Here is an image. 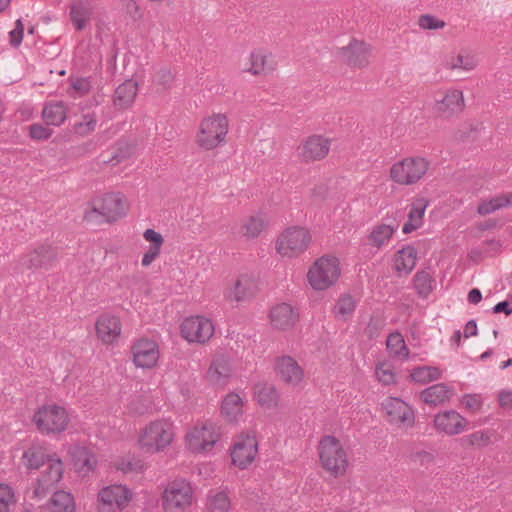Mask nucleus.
I'll list each match as a JSON object with an SVG mask.
<instances>
[{
	"mask_svg": "<svg viewBox=\"0 0 512 512\" xmlns=\"http://www.w3.org/2000/svg\"><path fill=\"white\" fill-rule=\"evenodd\" d=\"M32 422L43 435H59L67 430L70 416L63 406L56 403L44 404L36 409Z\"/></svg>",
	"mask_w": 512,
	"mask_h": 512,
	"instance_id": "1",
	"label": "nucleus"
},
{
	"mask_svg": "<svg viewBox=\"0 0 512 512\" xmlns=\"http://www.w3.org/2000/svg\"><path fill=\"white\" fill-rule=\"evenodd\" d=\"M319 457L322 467L332 476L338 477L346 472L347 455L335 436L326 435L321 439L319 442Z\"/></svg>",
	"mask_w": 512,
	"mask_h": 512,
	"instance_id": "2",
	"label": "nucleus"
},
{
	"mask_svg": "<svg viewBox=\"0 0 512 512\" xmlns=\"http://www.w3.org/2000/svg\"><path fill=\"white\" fill-rule=\"evenodd\" d=\"M227 133L228 119L226 115L213 114L201 121L197 143L205 150H212L224 142Z\"/></svg>",
	"mask_w": 512,
	"mask_h": 512,
	"instance_id": "3",
	"label": "nucleus"
},
{
	"mask_svg": "<svg viewBox=\"0 0 512 512\" xmlns=\"http://www.w3.org/2000/svg\"><path fill=\"white\" fill-rule=\"evenodd\" d=\"M126 208V200L122 194L108 193L94 202L93 207L85 212L84 219L93 221L101 216L107 222H114L126 214Z\"/></svg>",
	"mask_w": 512,
	"mask_h": 512,
	"instance_id": "4",
	"label": "nucleus"
},
{
	"mask_svg": "<svg viewBox=\"0 0 512 512\" xmlns=\"http://www.w3.org/2000/svg\"><path fill=\"white\" fill-rule=\"evenodd\" d=\"M173 440L172 426L164 421H154L145 427L139 436V445L147 453H156L166 448Z\"/></svg>",
	"mask_w": 512,
	"mask_h": 512,
	"instance_id": "5",
	"label": "nucleus"
},
{
	"mask_svg": "<svg viewBox=\"0 0 512 512\" xmlns=\"http://www.w3.org/2000/svg\"><path fill=\"white\" fill-rule=\"evenodd\" d=\"M340 276L339 261L336 257H321L309 269L307 277L314 290H325Z\"/></svg>",
	"mask_w": 512,
	"mask_h": 512,
	"instance_id": "6",
	"label": "nucleus"
},
{
	"mask_svg": "<svg viewBox=\"0 0 512 512\" xmlns=\"http://www.w3.org/2000/svg\"><path fill=\"white\" fill-rule=\"evenodd\" d=\"M429 163L422 157H409L394 163L390 178L400 185H412L427 172Z\"/></svg>",
	"mask_w": 512,
	"mask_h": 512,
	"instance_id": "7",
	"label": "nucleus"
},
{
	"mask_svg": "<svg viewBox=\"0 0 512 512\" xmlns=\"http://www.w3.org/2000/svg\"><path fill=\"white\" fill-rule=\"evenodd\" d=\"M57 260V247L51 244L41 243L36 245L27 253L21 255L18 263L20 266L35 272L38 270L48 271L52 269Z\"/></svg>",
	"mask_w": 512,
	"mask_h": 512,
	"instance_id": "8",
	"label": "nucleus"
},
{
	"mask_svg": "<svg viewBox=\"0 0 512 512\" xmlns=\"http://www.w3.org/2000/svg\"><path fill=\"white\" fill-rule=\"evenodd\" d=\"M311 235L303 227H290L277 239L276 249L282 256L289 258L303 253L309 246Z\"/></svg>",
	"mask_w": 512,
	"mask_h": 512,
	"instance_id": "9",
	"label": "nucleus"
},
{
	"mask_svg": "<svg viewBox=\"0 0 512 512\" xmlns=\"http://www.w3.org/2000/svg\"><path fill=\"white\" fill-rule=\"evenodd\" d=\"M193 490L184 480L171 482L163 492L162 506L165 511L184 510L192 503Z\"/></svg>",
	"mask_w": 512,
	"mask_h": 512,
	"instance_id": "10",
	"label": "nucleus"
},
{
	"mask_svg": "<svg viewBox=\"0 0 512 512\" xmlns=\"http://www.w3.org/2000/svg\"><path fill=\"white\" fill-rule=\"evenodd\" d=\"M180 332L188 342L205 343L214 334L212 321L203 316H190L183 320Z\"/></svg>",
	"mask_w": 512,
	"mask_h": 512,
	"instance_id": "11",
	"label": "nucleus"
},
{
	"mask_svg": "<svg viewBox=\"0 0 512 512\" xmlns=\"http://www.w3.org/2000/svg\"><path fill=\"white\" fill-rule=\"evenodd\" d=\"M45 466L33 491L37 498H43L47 493L56 491V486L63 476V463L56 454L51 455Z\"/></svg>",
	"mask_w": 512,
	"mask_h": 512,
	"instance_id": "12",
	"label": "nucleus"
},
{
	"mask_svg": "<svg viewBox=\"0 0 512 512\" xmlns=\"http://www.w3.org/2000/svg\"><path fill=\"white\" fill-rule=\"evenodd\" d=\"M258 452V442L254 434L239 435L230 451L232 464L239 469L247 468Z\"/></svg>",
	"mask_w": 512,
	"mask_h": 512,
	"instance_id": "13",
	"label": "nucleus"
},
{
	"mask_svg": "<svg viewBox=\"0 0 512 512\" xmlns=\"http://www.w3.org/2000/svg\"><path fill=\"white\" fill-rule=\"evenodd\" d=\"M382 408L385 410L390 423L407 428L414 425L415 415L413 409L400 398L388 397L383 401Z\"/></svg>",
	"mask_w": 512,
	"mask_h": 512,
	"instance_id": "14",
	"label": "nucleus"
},
{
	"mask_svg": "<svg viewBox=\"0 0 512 512\" xmlns=\"http://www.w3.org/2000/svg\"><path fill=\"white\" fill-rule=\"evenodd\" d=\"M133 362L136 367L150 369L159 359L158 344L149 339H139L131 346Z\"/></svg>",
	"mask_w": 512,
	"mask_h": 512,
	"instance_id": "15",
	"label": "nucleus"
},
{
	"mask_svg": "<svg viewBox=\"0 0 512 512\" xmlns=\"http://www.w3.org/2000/svg\"><path fill=\"white\" fill-rule=\"evenodd\" d=\"M258 292L257 280L249 275H240L225 293L230 302L244 303L252 300Z\"/></svg>",
	"mask_w": 512,
	"mask_h": 512,
	"instance_id": "16",
	"label": "nucleus"
},
{
	"mask_svg": "<svg viewBox=\"0 0 512 512\" xmlns=\"http://www.w3.org/2000/svg\"><path fill=\"white\" fill-rule=\"evenodd\" d=\"M371 53L370 45L352 39L350 43L338 50V55L350 67L363 68L368 65Z\"/></svg>",
	"mask_w": 512,
	"mask_h": 512,
	"instance_id": "17",
	"label": "nucleus"
},
{
	"mask_svg": "<svg viewBox=\"0 0 512 512\" xmlns=\"http://www.w3.org/2000/svg\"><path fill=\"white\" fill-rule=\"evenodd\" d=\"M329 150V139L320 135H313L298 147V154L303 162L309 163L323 159L329 153Z\"/></svg>",
	"mask_w": 512,
	"mask_h": 512,
	"instance_id": "18",
	"label": "nucleus"
},
{
	"mask_svg": "<svg viewBox=\"0 0 512 512\" xmlns=\"http://www.w3.org/2000/svg\"><path fill=\"white\" fill-rule=\"evenodd\" d=\"M467 420L456 410H446L434 417V427L448 436L458 435L465 430Z\"/></svg>",
	"mask_w": 512,
	"mask_h": 512,
	"instance_id": "19",
	"label": "nucleus"
},
{
	"mask_svg": "<svg viewBox=\"0 0 512 512\" xmlns=\"http://www.w3.org/2000/svg\"><path fill=\"white\" fill-rule=\"evenodd\" d=\"M95 328L98 338L111 344L120 336L122 325L119 317L103 314L97 319Z\"/></svg>",
	"mask_w": 512,
	"mask_h": 512,
	"instance_id": "20",
	"label": "nucleus"
},
{
	"mask_svg": "<svg viewBox=\"0 0 512 512\" xmlns=\"http://www.w3.org/2000/svg\"><path fill=\"white\" fill-rule=\"evenodd\" d=\"M298 319L299 314L287 303L278 304L270 311L271 324L279 330H287L293 327Z\"/></svg>",
	"mask_w": 512,
	"mask_h": 512,
	"instance_id": "21",
	"label": "nucleus"
},
{
	"mask_svg": "<svg viewBox=\"0 0 512 512\" xmlns=\"http://www.w3.org/2000/svg\"><path fill=\"white\" fill-rule=\"evenodd\" d=\"M98 499L103 504L110 506L114 504L118 509L122 510L130 502L131 493L123 485H112L101 489L98 493Z\"/></svg>",
	"mask_w": 512,
	"mask_h": 512,
	"instance_id": "22",
	"label": "nucleus"
},
{
	"mask_svg": "<svg viewBox=\"0 0 512 512\" xmlns=\"http://www.w3.org/2000/svg\"><path fill=\"white\" fill-rule=\"evenodd\" d=\"M70 453L75 471L83 477L93 471L97 465L95 454L87 447L74 446Z\"/></svg>",
	"mask_w": 512,
	"mask_h": 512,
	"instance_id": "23",
	"label": "nucleus"
},
{
	"mask_svg": "<svg viewBox=\"0 0 512 512\" xmlns=\"http://www.w3.org/2000/svg\"><path fill=\"white\" fill-rule=\"evenodd\" d=\"M276 371L287 384L295 386L303 378V371L298 363L290 356H283L276 362Z\"/></svg>",
	"mask_w": 512,
	"mask_h": 512,
	"instance_id": "24",
	"label": "nucleus"
},
{
	"mask_svg": "<svg viewBox=\"0 0 512 512\" xmlns=\"http://www.w3.org/2000/svg\"><path fill=\"white\" fill-rule=\"evenodd\" d=\"M138 83L133 79H127L120 84L114 92L113 104L119 110L130 107L137 95Z\"/></svg>",
	"mask_w": 512,
	"mask_h": 512,
	"instance_id": "25",
	"label": "nucleus"
},
{
	"mask_svg": "<svg viewBox=\"0 0 512 512\" xmlns=\"http://www.w3.org/2000/svg\"><path fill=\"white\" fill-rule=\"evenodd\" d=\"M464 106L463 94L459 90H452L445 94L441 100H437L435 110L438 114L444 117H449L452 114L461 111Z\"/></svg>",
	"mask_w": 512,
	"mask_h": 512,
	"instance_id": "26",
	"label": "nucleus"
},
{
	"mask_svg": "<svg viewBox=\"0 0 512 512\" xmlns=\"http://www.w3.org/2000/svg\"><path fill=\"white\" fill-rule=\"evenodd\" d=\"M69 15L75 29L82 31L93 15V6L87 0H73Z\"/></svg>",
	"mask_w": 512,
	"mask_h": 512,
	"instance_id": "27",
	"label": "nucleus"
},
{
	"mask_svg": "<svg viewBox=\"0 0 512 512\" xmlns=\"http://www.w3.org/2000/svg\"><path fill=\"white\" fill-rule=\"evenodd\" d=\"M451 390L444 383L434 384L420 393L422 401L430 406H437L448 401L451 396Z\"/></svg>",
	"mask_w": 512,
	"mask_h": 512,
	"instance_id": "28",
	"label": "nucleus"
},
{
	"mask_svg": "<svg viewBox=\"0 0 512 512\" xmlns=\"http://www.w3.org/2000/svg\"><path fill=\"white\" fill-rule=\"evenodd\" d=\"M67 116V109L63 101H51L45 104L42 118L47 125L60 126Z\"/></svg>",
	"mask_w": 512,
	"mask_h": 512,
	"instance_id": "29",
	"label": "nucleus"
},
{
	"mask_svg": "<svg viewBox=\"0 0 512 512\" xmlns=\"http://www.w3.org/2000/svg\"><path fill=\"white\" fill-rule=\"evenodd\" d=\"M417 251L413 246L407 245L397 252L395 257V270L408 275L416 265Z\"/></svg>",
	"mask_w": 512,
	"mask_h": 512,
	"instance_id": "30",
	"label": "nucleus"
},
{
	"mask_svg": "<svg viewBox=\"0 0 512 512\" xmlns=\"http://www.w3.org/2000/svg\"><path fill=\"white\" fill-rule=\"evenodd\" d=\"M242 407L243 401L239 394L231 392L222 401L221 414L228 422L234 423L242 414Z\"/></svg>",
	"mask_w": 512,
	"mask_h": 512,
	"instance_id": "31",
	"label": "nucleus"
},
{
	"mask_svg": "<svg viewBox=\"0 0 512 512\" xmlns=\"http://www.w3.org/2000/svg\"><path fill=\"white\" fill-rule=\"evenodd\" d=\"M205 429H199L198 426H195L189 433L186 435L187 446L190 451L194 453H205L209 452L215 446V440L206 441L203 438V433Z\"/></svg>",
	"mask_w": 512,
	"mask_h": 512,
	"instance_id": "32",
	"label": "nucleus"
},
{
	"mask_svg": "<svg viewBox=\"0 0 512 512\" xmlns=\"http://www.w3.org/2000/svg\"><path fill=\"white\" fill-rule=\"evenodd\" d=\"M230 376L231 367L228 360L220 357L212 361L208 370V377L211 382L215 385L222 386L227 382Z\"/></svg>",
	"mask_w": 512,
	"mask_h": 512,
	"instance_id": "33",
	"label": "nucleus"
},
{
	"mask_svg": "<svg viewBox=\"0 0 512 512\" xmlns=\"http://www.w3.org/2000/svg\"><path fill=\"white\" fill-rule=\"evenodd\" d=\"M48 512H75L73 496L63 490L54 491L50 498Z\"/></svg>",
	"mask_w": 512,
	"mask_h": 512,
	"instance_id": "34",
	"label": "nucleus"
},
{
	"mask_svg": "<svg viewBox=\"0 0 512 512\" xmlns=\"http://www.w3.org/2000/svg\"><path fill=\"white\" fill-rule=\"evenodd\" d=\"M51 455H47L41 447L32 446L24 451L22 455L23 464L28 469H39L45 466Z\"/></svg>",
	"mask_w": 512,
	"mask_h": 512,
	"instance_id": "35",
	"label": "nucleus"
},
{
	"mask_svg": "<svg viewBox=\"0 0 512 512\" xmlns=\"http://www.w3.org/2000/svg\"><path fill=\"white\" fill-rule=\"evenodd\" d=\"M413 287L419 297L426 299L435 287V280L430 273L420 270L413 277Z\"/></svg>",
	"mask_w": 512,
	"mask_h": 512,
	"instance_id": "36",
	"label": "nucleus"
},
{
	"mask_svg": "<svg viewBox=\"0 0 512 512\" xmlns=\"http://www.w3.org/2000/svg\"><path fill=\"white\" fill-rule=\"evenodd\" d=\"M387 349L392 357L407 359L409 349L405 343L404 337L398 331L391 332L386 341Z\"/></svg>",
	"mask_w": 512,
	"mask_h": 512,
	"instance_id": "37",
	"label": "nucleus"
},
{
	"mask_svg": "<svg viewBox=\"0 0 512 512\" xmlns=\"http://www.w3.org/2000/svg\"><path fill=\"white\" fill-rule=\"evenodd\" d=\"M441 378V370L435 366H418L410 374L411 381L425 384Z\"/></svg>",
	"mask_w": 512,
	"mask_h": 512,
	"instance_id": "38",
	"label": "nucleus"
},
{
	"mask_svg": "<svg viewBox=\"0 0 512 512\" xmlns=\"http://www.w3.org/2000/svg\"><path fill=\"white\" fill-rule=\"evenodd\" d=\"M257 402L261 406L268 408L274 407L278 402V393L274 386L263 385L256 392Z\"/></svg>",
	"mask_w": 512,
	"mask_h": 512,
	"instance_id": "39",
	"label": "nucleus"
},
{
	"mask_svg": "<svg viewBox=\"0 0 512 512\" xmlns=\"http://www.w3.org/2000/svg\"><path fill=\"white\" fill-rule=\"evenodd\" d=\"M395 228L391 225L382 224L376 226L371 232L369 239L372 244L377 248H380L383 244H385L392 237Z\"/></svg>",
	"mask_w": 512,
	"mask_h": 512,
	"instance_id": "40",
	"label": "nucleus"
},
{
	"mask_svg": "<svg viewBox=\"0 0 512 512\" xmlns=\"http://www.w3.org/2000/svg\"><path fill=\"white\" fill-rule=\"evenodd\" d=\"M491 441L490 433L488 431H475L469 435L461 438V445L463 447H485Z\"/></svg>",
	"mask_w": 512,
	"mask_h": 512,
	"instance_id": "41",
	"label": "nucleus"
},
{
	"mask_svg": "<svg viewBox=\"0 0 512 512\" xmlns=\"http://www.w3.org/2000/svg\"><path fill=\"white\" fill-rule=\"evenodd\" d=\"M356 308V301L350 294L341 296L334 306V313L341 316L344 320L347 316L352 315Z\"/></svg>",
	"mask_w": 512,
	"mask_h": 512,
	"instance_id": "42",
	"label": "nucleus"
},
{
	"mask_svg": "<svg viewBox=\"0 0 512 512\" xmlns=\"http://www.w3.org/2000/svg\"><path fill=\"white\" fill-rule=\"evenodd\" d=\"M251 67L248 69L253 75H259L266 71L272 70V66L268 65V57L261 51L252 52L250 55Z\"/></svg>",
	"mask_w": 512,
	"mask_h": 512,
	"instance_id": "43",
	"label": "nucleus"
},
{
	"mask_svg": "<svg viewBox=\"0 0 512 512\" xmlns=\"http://www.w3.org/2000/svg\"><path fill=\"white\" fill-rule=\"evenodd\" d=\"M265 227L264 220L259 216H251L249 219L242 225L243 235L246 238H256L262 232Z\"/></svg>",
	"mask_w": 512,
	"mask_h": 512,
	"instance_id": "44",
	"label": "nucleus"
},
{
	"mask_svg": "<svg viewBox=\"0 0 512 512\" xmlns=\"http://www.w3.org/2000/svg\"><path fill=\"white\" fill-rule=\"evenodd\" d=\"M427 206V200H425L424 198L417 199L415 202L411 204V208L408 212V220L421 227L423 224V217Z\"/></svg>",
	"mask_w": 512,
	"mask_h": 512,
	"instance_id": "45",
	"label": "nucleus"
},
{
	"mask_svg": "<svg viewBox=\"0 0 512 512\" xmlns=\"http://www.w3.org/2000/svg\"><path fill=\"white\" fill-rule=\"evenodd\" d=\"M230 507V500L224 492H217L215 495L209 497V512H228Z\"/></svg>",
	"mask_w": 512,
	"mask_h": 512,
	"instance_id": "46",
	"label": "nucleus"
},
{
	"mask_svg": "<svg viewBox=\"0 0 512 512\" xmlns=\"http://www.w3.org/2000/svg\"><path fill=\"white\" fill-rule=\"evenodd\" d=\"M134 149L135 147L132 144L125 140H119L116 143L115 151L113 152L112 158L109 159V162L115 160L119 163L122 160L129 158L133 154Z\"/></svg>",
	"mask_w": 512,
	"mask_h": 512,
	"instance_id": "47",
	"label": "nucleus"
},
{
	"mask_svg": "<svg viewBox=\"0 0 512 512\" xmlns=\"http://www.w3.org/2000/svg\"><path fill=\"white\" fill-rule=\"evenodd\" d=\"M53 130L40 123H33L29 126V136L33 140L43 141L49 139Z\"/></svg>",
	"mask_w": 512,
	"mask_h": 512,
	"instance_id": "48",
	"label": "nucleus"
},
{
	"mask_svg": "<svg viewBox=\"0 0 512 512\" xmlns=\"http://www.w3.org/2000/svg\"><path fill=\"white\" fill-rule=\"evenodd\" d=\"M13 502V489L8 484L0 483V512H9V506Z\"/></svg>",
	"mask_w": 512,
	"mask_h": 512,
	"instance_id": "49",
	"label": "nucleus"
},
{
	"mask_svg": "<svg viewBox=\"0 0 512 512\" xmlns=\"http://www.w3.org/2000/svg\"><path fill=\"white\" fill-rule=\"evenodd\" d=\"M418 24L422 29L437 30L445 27L446 23L443 20L436 18L430 14H424L419 17Z\"/></svg>",
	"mask_w": 512,
	"mask_h": 512,
	"instance_id": "50",
	"label": "nucleus"
},
{
	"mask_svg": "<svg viewBox=\"0 0 512 512\" xmlns=\"http://www.w3.org/2000/svg\"><path fill=\"white\" fill-rule=\"evenodd\" d=\"M24 37V24L21 19H17L15 22V27L13 30L9 32V44L13 48H18Z\"/></svg>",
	"mask_w": 512,
	"mask_h": 512,
	"instance_id": "51",
	"label": "nucleus"
},
{
	"mask_svg": "<svg viewBox=\"0 0 512 512\" xmlns=\"http://www.w3.org/2000/svg\"><path fill=\"white\" fill-rule=\"evenodd\" d=\"M95 127L96 119L94 118V116L86 114L83 116L82 122L75 124L74 129L78 134L84 135L94 131Z\"/></svg>",
	"mask_w": 512,
	"mask_h": 512,
	"instance_id": "52",
	"label": "nucleus"
},
{
	"mask_svg": "<svg viewBox=\"0 0 512 512\" xmlns=\"http://www.w3.org/2000/svg\"><path fill=\"white\" fill-rule=\"evenodd\" d=\"M375 374L377 379L384 385H390L395 382V375L392 370L386 367L385 364L376 366Z\"/></svg>",
	"mask_w": 512,
	"mask_h": 512,
	"instance_id": "53",
	"label": "nucleus"
},
{
	"mask_svg": "<svg viewBox=\"0 0 512 512\" xmlns=\"http://www.w3.org/2000/svg\"><path fill=\"white\" fill-rule=\"evenodd\" d=\"M71 87L76 91L78 96H84L91 90V82L88 78L77 77L71 78Z\"/></svg>",
	"mask_w": 512,
	"mask_h": 512,
	"instance_id": "54",
	"label": "nucleus"
},
{
	"mask_svg": "<svg viewBox=\"0 0 512 512\" xmlns=\"http://www.w3.org/2000/svg\"><path fill=\"white\" fill-rule=\"evenodd\" d=\"M143 237L146 241L150 242L151 247L161 248L164 243L163 236L152 228H148L144 231Z\"/></svg>",
	"mask_w": 512,
	"mask_h": 512,
	"instance_id": "55",
	"label": "nucleus"
},
{
	"mask_svg": "<svg viewBox=\"0 0 512 512\" xmlns=\"http://www.w3.org/2000/svg\"><path fill=\"white\" fill-rule=\"evenodd\" d=\"M144 469V463L138 459H128L122 462L121 470L124 472H142Z\"/></svg>",
	"mask_w": 512,
	"mask_h": 512,
	"instance_id": "56",
	"label": "nucleus"
},
{
	"mask_svg": "<svg viewBox=\"0 0 512 512\" xmlns=\"http://www.w3.org/2000/svg\"><path fill=\"white\" fill-rule=\"evenodd\" d=\"M174 76L172 72L167 68L160 69L156 74V81L158 84L164 86L165 88L170 87Z\"/></svg>",
	"mask_w": 512,
	"mask_h": 512,
	"instance_id": "57",
	"label": "nucleus"
},
{
	"mask_svg": "<svg viewBox=\"0 0 512 512\" xmlns=\"http://www.w3.org/2000/svg\"><path fill=\"white\" fill-rule=\"evenodd\" d=\"M199 429H205V433H203V438L209 442V440H215V444L219 440L220 434L216 431V425L212 422H208L203 424Z\"/></svg>",
	"mask_w": 512,
	"mask_h": 512,
	"instance_id": "58",
	"label": "nucleus"
},
{
	"mask_svg": "<svg viewBox=\"0 0 512 512\" xmlns=\"http://www.w3.org/2000/svg\"><path fill=\"white\" fill-rule=\"evenodd\" d=\"M381 327V323L372 318L364 329V333L370 340L375 339L379 336Z\"/></svg>",
	"mask_w": 512,
	"mask_h": 512,
	"instance_id": "59",
	"label": "nucleus"
},
{
	"mask_svg": "<svg viewBox=\"0 0 512 512\" xmlns=\"http://www.w3.org/2000/svg\"><path fill=\"white\" fill-rule=\"evenodd\" d=\"M492 199L497 210L512 206V192L496 195Z\"/></svg>",
	"mask_w": 512,
	"mask_h": 512,
	"instance_id": "60",
	"label": "nucleus"
},
{
	"mask_svg": "<svg viewBox=\"0 0 512 512\" xmlns=\"http://www.w3.org/2000/svg\"><path fill=\"white\" fill-rule=\"evenodd\" d=\"M475 66L474 60L468 56L458 55L452 64V68L471 70Z\"/></svg>",
	"mask_w": 512,
	"mask_h": 512,
	"instance_id": "61",
	"label": "nucleus"
},
{
	"mask_svg": "<svg viewBox=\"0 0 512 512\" xmlns=\"http://www.w3.org/2000/svg\"><path fill=\"white\" fill-rule=\"evenodd\" d=\"M462 403L464 404V406L466 408H469V409H480L481 405H482V402L479 398L478 395L476 394H466L464 395L463 399H462Z\"/></svg>",
	"mask_w": 512,
	"mask_h": 512,
	"instance_id": "62",
	"label": "nucleus"
},
{
	"mask_svg": "<svg viewBox=\"0 0 512 512\" xmlns=\"http://www.w3.org/2000/svg\"><path fill=\"white\" fill-rule=\"evenodd\" d=\"M161 248H156L149 246L147 252L144 253L142 257L141 264L144 267H148L151 263L159 256Z\"/></svg>",
	"mask_w": 512,
	"mask_h": 512,
	"instance_id": "63",
	"label": "nucleus"
},
{
	"mask_svg": "<svg viewBox=\"0 0 512 512\" xmlns=\"http://www.w3.org/2000/svg\"><path fill=\"white\" fill-rule=\"evenodd\" d=\"M497 210L496 205H494L493 199H489L487 201H483L477 207V212L480 215H488Z\"/></svg>",
	"mask_w": 512,
	"mask_h": 512,
	"instance_id": "64",
	"label": "nucleus"
}]
</instances>
